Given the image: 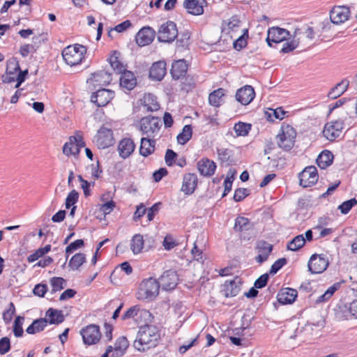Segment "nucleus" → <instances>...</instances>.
Segmentation results:
<instances>
[{"label": "nucleus", "mask_w": 357, "mask_h": 357, "mask_svg": "<svg viewBox=\"0 0 357 357\" xmlns=\"http://www.w3.org/2000/svg\"><path fill=\"white\" fill-rule=\"evenodd\" d=\"M135 144L130 138L122 139L118 145L119 155L126 159L128 158L135 151Z\"/></svg>", "instance_id": "23"}, {"label": "nucleus", "mask_w": 357, "mask_h": 357, "mask_svg": "<svg viewBox=\"0 0 357 357\" xmlns=\"http://www.w3.org/2000/svg\"><path fill=\"white\" fill-rule=\"evenodd\" d=\"M333 160V153L328 150H324L318 155L317 164L321 169H324L332 164Z\"/></svg>", "instance_id": "32"}, {"label": "nucleus", "mask_w": 357, "mask_h": 357, "mask_svg": "<svg viewBox=\"0 0 357 357\" xmlns=\"http://www.w3.org/2000/svg\"><path fill=\"white\" fill-rule=\"evenodd\" d=\"M197 176L195 174L188 173L184 174L181 191L185 195H192L197 188Z\"/></svg>", "instance_id": "20"}, {"label": "nucleus", "mask_w": 357, "mask_h": 357, "mask_svg": "<svg viewBox=\"0 0 357 357\" xmlns=\"http://www.w3.org/2000/svg\"><path fill=\"white\" fill-rule=\"evenodd\" d=\"M160 338L158 328L155 326L146 324L139 327L134 347L139 351H145L155 347Z\"/></svg>", "instance_id": "1"}, {"label": "nucleus", "mask_w": 357, "mask_h": 357, "mask_svg": "<svg viewBox=\"0 0 357 357\" xmlns=\"http://www.w3.org/2000/svg\"><path fill=\"white\" fill-rule=\"evenodd\" d=\"M155 36V31L149 26L142 28L135 36L136 43L139 46H145L151 43Z\"/></svg>", "instance_id": "15"}, {"label": "nucleus", "mask_w": 357, "mask_h": 357, "mask_svg": "<svg viewBox=\"0 0 357 357\" xmlns=\"http://www.w3.org/2000/svg\"><path fill=\"white\" fill-rule=\"evenodd\" d=\"M357 204V199L352 198L342 202L339 206L338 209L342 214H347L350 210Z\"/></svg>", "instance_id": "49"}, {"label": "nucleus", "mask_w": 357, "mask_h": 357, "mask_svg": "<svg viewBox=\"0 0 357 357\" xmlns=\"http://www.w3.org/2000/svg\"><path fill=\"white\" fill-rule=\"evenodd\" d=\"M144 241L142 235L137 234L132 236L130 243V249L135 255L142 252L144 248Z\"/></svg>", "instance_id": "38"}, {"label": "nucleus", "mask_w": 357, "mask_h": 357, "mask_svg": "<svg viewBox=\"0 0 357 357\" xmlns=\"http://www.w3.org/2000/svg\"><path fill=\"white\" fill-rule=\"evenodd\" d=\"M96 142L99 148L105 149L114 144L113 131L105 126L100 127L96 136Z\"/></svg>", "instance_id": "13"}, {"label": "nucleus", "mask_w": 357, "mask_h": 357, "mask_svg": "<svg viewBox=\"0 0 357 357\" xmlns=\"http://www.w3.org/2000/svg\"><path fill=\"white\" fill-rule=\"evenodd\" d=\"M11 349L10 340L8 337H3L0 339V355L7 354Z\"/></svg>", "instance_id": "55"}, {"label": "nucleus", "mask_w": 357, "mask_h": 357, "mask_svg": "<svg viewBox=\"0 0 357 357\" xmlns=\"http://www.w3.org/2000/svg\"><path fill=\"white\" fill-rule=\"evenodd\" d=\"M86 52L85 46L79 44L69 45L62 51V56L66 63L70 66H77L79 64Z\"/></svg>", "instance_id": "3"}, {"label": "nucleus", "mask_w": 357, "mask_h": 357, "mask_svg": "<svg viewBox=\"0 0 357 357\" xmlns=\"http://www.w3.org/2000/svg\"><path fill=\"white\" fill-rule=\"evenodd\" d=\"M80 335L82 337L83 342L86 345H93L98 343L101 337L100 328L96 324H89L82 328Z\"/></svg>", "instance_id": "8"}, {"label": "nucleus", "mask_w": 357, "mask_h": 357, "mask_svg": "<svg viewBox=\"0 0 357 357\" xmlns=\"http://www.w3.org/2000/svg\"><path fill=\"white\" fill-rule=\"evenodd\" d=\"M128 346L129 343L126 337H120L116 340L114 347L115 349H120L123 353H126V351Z\"/></svg>", "instance_id": "58"}, {"label": "nucleus", "mask_w": 357, "mask_h": 357, "mask_svg": "<svg viewBox=\"0 0 357 357\" xmlns=\"http://www.w3.org/2000/svg\"><path fill=\"white\" fill-rule=\"evenodd\" d=\"M24 320V317L22 316H17L13 323V333L16 337H20L23 335L22 324Z\"/></svg>", "instance_id": "48"}, {"label": "nucleus", "mask_w": 357, "mask_h": 357, "mask_svg": "<svg viewBox=\"0 0 357 357\" xmlns=\"http://www.w3.org/2000/svg\"><path fill=\"white\" fill-rule=\"evenodd\" d=\"M291 36L288 30L279 26H273L268 29L266 39L269 47H272V43H279L286 40Z\"/></svg>", "instance_id": "9"}, {"label": "nucleus", "mask_w": 357, "mask_h": 357, "mask_svg": "<svg viewBox=\"0 0 357 357\" xmlns=\"http://www.w3.org/2000/svg\"><path fill=\"white\" fill-rule=\"evenodd\" d=\"M249 194V190L247 188H237L234 192V199L236 202H241L248 197Z\"/></svg>", "instance_id": "56"}, {"label": "nucleus", "mask_w": 357, "mask_h": 357, "mask_svg": "<svg viewBox=\"0 0 357 357\" xmlns=\"http://www.w3.org/2000/svg\"><path fill=\"white\" fill-rule=\"evenodd\" d=\"M47 325V320L44 318L36 319L27 327L26 332L28 334L33 335L43 331Z\"/></svg>", "instance_id": "33"}, {"label": "nucleus", "mask_w": 357, "mask_h": 357, "mask_svg": "<svg viewBox=\"0 0 357 357\" xmlns=\"http://www.w3.org/2000/svg\"><path fill=\"white\" fill-rule=\"evenodd\" d=\"M44 319L47 320V324L58 325L64 321L65 317L61 310L50 307L46 311Z\"/></svg>", "instance_id": "28"}, {"label": "nucleus", "mask_w": 357, "mask_h": 357, "mask_svg": "<svg viewBox=\"0 0 357 357\" xmlns=\"http://www.w3.org/2000/svg\"><path fill=\"white\" fill-rule=\"evenodd\" d=\"M78 198L79 193L75 190L70 191L66 199V208H70L72 206L77 202Z\"/></svg>", "instance_id": "53"}, {"label": "nucleus", "mask_w": 357, "mask_h": 357, "mask_svg": "<svg viewBox=\"0 0 357 357\" xmlns=\"http://www.w3.org/2000/svg\"><path fill=\"white\" fill-rule=\"evenodd\" d=\"M197 169L204 176H211L216 169V164L208 158H204L197 162Z\"/></svg>", "instance_id": "22"}, {"label": "nucleus", "mask_w": 357, "mask_h": 357, "mask_svg": "<svg viewBox=\"0 0 357 357\" xmlns=\"http://www.w3.org/2000/svg\"><path fill=\"white\" fill-rule=\"evenodd\" d=\"M286 112L282 107L275 109H270V112H266L265 114L268 121H273L274 119L282 120L284 118Z\"/></svg>", "instance_id": "42"}, {"label": "nucleus", "mask_w": 357, "mask_h": 357, "mask_svg": "<svg viewBox=\"0 0 357 357\" xmlns=\"http://www.w3.org/2000/svg\"><path fill=\"white\" fill-rule=\"evenodd\" d=\"M64 283L66 280L61 277H53L50 279V284L52 287L51 294H54L56 291H61L64 289Z\"/></svg>", "instance_id": "46"}, {"label": "nucleus", "mask_w": 357, "mask_h": 357, "mask_svg": "<svg viewBox=\"0 0 357 357\" xmlns=\"http://www.w3.org/2000/svg\"><path fill=\"white\" fill-rule=\"evenodd\" d=\"M162 126L161 120L158 117L147 116L140 120V130L147 137H155Z\"/></svg>", "instance_id": "4"}, {"label": "nucleus", "mask_w": 357, "mask_h": 357, "mask_svg": "<svg viewBox=\"0 0 357 357\" xmlns=\"http://www.w3.org/2000/svg\"><path fill=\"white\" fill-rule=\"evenodd\" d=\"M160 287L158 280L153 278L144 279L139 284L137 298L139 300H153L158 296Z\"/></svg>", "instance_id": "2"}, {"label": "nucleus", "mask_w": 357, "mask_h": 357, "mask_svg": "<svg viewBox=\"0 0 357 357\" xmlns=\"http://www.w3.org/2000/svg\"><path fill=\"white\" fill-rule=\"evenodd\" d=\"M167 73L166 62L158 61L154 62L149 70V77L152 80L161 81Z\"/></svg>", "instance_id": "19"}, {"label": "nucleus", "mask_w": 357, "mask_h": 357, "mask_svg": "<svg viewBox=\"0 0 357 357\" xmlns=\"http://www.w3.org/2000/svg\"><path fill=\"white\" fill-rule=\"evenodd\" d=\"M176 158H177V153L176 152H174L173 150L168 149L166 151L165 160L166 164L168 166H172L174 164Z\"/></svg>", "instance_id": "62"}, {"label": "nucleus", "mask_w": 357, "mask_h": 357, "mask_svg": "<svg viewBox=\"0 0 357 357\" xmlns=\"http://www.w3.org/2000/svg\"><path fill=\"white\" fill-rule=\"evenodd\" d=\"M114 97V92L112 90L101 89L92 93L91 96V102L97 107L107 105Z\"/></svg>", "instance_id": "12"}, {"label": "nucleus", "mask_w": 357, "mask_h": 357, "mask_svg": "<svg viewBox=\"0 0 357 357\" xmlns=\"http://www.w3.org/2000/svg\"><path fill=\"white\" fill-rule=\"evenodd\" d=\"M224 96L225 89L222 88H219L213 91L208 96V102L210 105L215 107H220L223 102L222 97Z\"/></svg>", "instance_id": "35"}, {"label": "nucleus", "mask_w": 357, "mask_h": 357, "mask_svg": "<svg viewBox=\"0 0 357 357\" xmlns=\"http://www.w3.org/2000/svg\"><path fill=\"white\" fill-rule=\"evenodd\" d=\"M206 3L205 0H184L183 7L189 14L200 15L204 13V6Z\"/></svg>", "instance_id": "21"}, {"label": "nucleus", "mask_w": 357, "mask_h": 357, "mask_svg": "<svg viewBox=\"0 0 357 357\" xmlns=\"http://www.w3.org/2000/svg\"><path fill=\"white\" fill-rule=\"evenodd\" d=\"M69 142H70L72 146L73 145L79 147L85 146V142L84 141V139L82 136L79 134L70 137Z\"/></svg>", "instance_id": "61"}, {"label": "nucleus", "mask_w": 357, "mask_h": 357, "mask_svg": "<svg viewBox=\"0 0 357 357\" xmlns=\"http://www.w3.org/2000/svg\"><path fill=\"white\" fill-rule=\"evenodd\" d=\"M350 15L349 8L345 6H335L330 12L332 23L339 24L347 21Z\"/></svg>", "instance_id": "14"}, {"label": "nucleus", "mask_w": 357, "mask_h": 357, "mask_svg": "<svg viewBox=\"0 0 357 357\" xmlns=\"http://www.w3.org/2000/svg\"><path fill=\"white\" fill-rule=\"evenodd\" d=\"M287 263V260L286 258H280L276 260L271 267L270 274L275 275L276 274L284 265Z\"/></svg>", "instance_id": "54"}, {"label": "nucleus", "mask_w": 357, "mask_h": 357, "mask_svg": "<svg viewBox=\"0 0 357 357\" xmlns=\"http://www.w3.org/2000/svg\"><path fill=\"white\" fill-rule=\"evenodd\" d=\"M162 244L166 250H170L177 245V243L171 235H167L165 237Z\"/></svg>", "instance_id": "63"}, {"label": "nucleus", "mask_w": 357, "mask_h": 357, "mask_svg": "<svg viewBox=\"0 0 357 357\" xmlns=\"http://www.w3.org/2000/svg\"><path fill=\"white\" fill-rule=\"evenodd\" d=\"M299 45V39L292 38L291 40L287 41L283 44L281 52L287 54L294 51Z\"/></svg>", "instance_id": "52"}, {"label": "nucleus", "mask_w": 357, "mask_h": 357, "mask_svg": "<svg viewBox=\"0 0 357 357\" xmlns=\"http://www.w3.org/2000/svg\"><path fill=\"white\" fill-rule=\"evenodd\" d=\"M149 138L150 137H142L141 139L139 153L144 157L149 156L153 153L155 150V141Z\"/></svg>", "instance_id": "31"}, {"label": "nucleus", "mask_w": 357, "mask_h": 357, "mask_svg": "<svg viewBox=\"0 0 357 357\" xmlns=\"http://www.w3.org/2000/svg\"><path fill=\"white\" fill-rule=\"evenodd\" d=\"M84 245V242L82 239H77L72 243H70L66 248V261L63 263L62 267H64L66 261L69 257V255L73 253L74 251L77 250V249L83 247Z\"/></svg>", "instance_id": "44"}, {"label": "nucleus", "mask_w": 357, "mask_h": 357, "mask_svg": "<svg viewBox=\"0 0 357 357\" xmlns=\"http://www.w3.org/2000/svg\"><path fill=\"white\" fill-rule=\"evenodd\" d=\"M218 158L222 163H225L227 166L232 165L234 162L232 158V151L229 149L220 148L217 149Z\"/></svg>", "instance_id": "36"}, {"label": "nucleus", "mask_w": 357, "mask_h": 357, "mask_svg": "<svg viewBox=\"0 0 357 357\" xmlns=\"http://www.w3.org/2000/svg\"><path fill=\"white\" fill-rule=\"evenodd\" d=\"M252 125L250 123L238 122L234 126V130L237 136H246L251 130Z\"/></svg>", "instance_id": "43"}, {"label": "nucleus", "mask_w": 357, "mask_h": 357, "mask_svg": "<svg viewBox=\"0 0 357 357\" xmlns=\"http://www.w3.org/2000/svg\"><path fill=\"white\" fill-rule=\"evenodd\" d=\"M299 183L303 188L310 187L318 181L317 169L314 166L305 167L298 175Z\"/></svg>", "instance_id": "11"}, {"label": "nucleus", "mask_w": 357, "mask_h": 357, "mask_svg": "<svg viewBox=\"0 0 357 357\" xmlns=\"http://www.w3.org/2000/svg\"><path fill=\"white\" fill-rule=\"evenodd\" d=\"M255 96V92L253 87L246 85L237 90L236 93V99L243 105L250 104Z\"/></svg>", "instance_id": "18"}, {"label": "nucleus", "mask_w": 357, "mask_h": 357, "mask_svg": "<svg viewBox=\"0 0 357 357\" xmlns=\"http://www.w3.org/2000/svg\"><path fill=\"white\" fill-rule=\"evenodd\" d=\"M120 77V86L123 89L131 91L137 84L134 73L130 70H124Z\"/></svg>", "instance_id": "27"}, {"label": "nucleus", "mask_w": 357, "mask_h": 357, "mask_svg": "<svg viewBox=\"0 0 357 357\" xmlns=\"http://www.w3.org/2000/svg\"><path fill=\"white\" fill-rule=\"evenodd\" d=\"M181 84H182V90L189 91L192 89L195 88L196 84V79L193 76L188 75L187 76H184L183 78Z\"/></svg>", "instance_id": "50"}, {"label": "nucleus", "mask_w": 357, "mask_h": 357, "mask_svg": "<svg viewBox=\"0 0 357 357\" xmlns=\"http://www.w3.org/2000/svg\"><path fill=\"white\" fill-rule=\"evenodd\" d=\"M37 51V47L35 45L25 44L21 46L20 53L22 57H26L30 53H34Z\"/></svg>", "instance_id": "57"}, {"label": "nucleus", "mask_w": 357, "mask_h": 357, "mask_svg": "<svg viewBox=\"0 0 357 357\" xmlns=\"http://www.w3.org/2000/svg\"><path fill=\"white\" fill-rule=\"evenodd\" d=\"M19 61L16 57L10 58L6 62V75L2 76L4 83H11L15 81L14 75L20 70Z\"/></svg>", "instance_id": "16"}, {"label": "nucleus", "mask_w": 357, "mask_h": 357, "mask_svg": "<svg viewBox=\"0 0 357 357\" xmlns=\"http://www.w3.org/2000/svg\"><path fill=\"white\" fill-rule=\"evenodd\" d=\"M85 262V255L84 253L79 252L71 257L68 266L72 270H77Z\"/></svg>", "instance_id": "40"}, {"label": "nucleus", "mask_w": 357, "mask_h": 357, "mask_svg": "<svg viewBox=\"0 0 357 357\" xmlns=\"http://www.w3.org/2000/svg\"><path fill=\"white\" fill-rule=\"evenodd\" d=\"M140 312V315L146 314L149 313V312L146 310H140V307L139 305H134L130 307L121 317L123 320H126L130 318H134L137 314Z\"/></svg>", "instance_id": "45"}, {"label": "nucleus", "mask_w": 357, "mask_h": 357, "mask_svg": "<svg viewBox=\"0 0 357 357\" xmlns=\"http://www.w3.org/2000/svg\"><path fill=\"white\" fill-rule=\"evenodd\" d=\"M298 296V292L292 288H284L278 294V301L282 304L293 303Z\"/></svg>", "instance_id": "26"}, {"label": "nucleus", "mask_w": 357, "mask_h": 357, "mask_svg": "<svg viewBox=\"0 0 357 357\" xmlns=\"http://www.w3.org/2000/svg\"><path fill=\"white\" fill-rule=\"evenodd\" d=\"M250 229V220L243 216H238L235 219L234 229L235 231L242 232Z\"/></svg>", "instance_id": "39"}, {"label": "nucleus", "mask_w": 357, "mask_h": 357, "mask_svg": "<svg viewBox=\"0 0 357 357\" xmlns=\"http://www.w3.org/2000/svg\"><path fill=\"white\" fill-rule=\"evenodd\" d=\"M90 80L96 85L107 86L110 84L112 78L109 73L105 70H100L91 74V77L87 79V82Z\"/></svg>", "instance_id": "25"}, {"label": "nucleus", "mask_w": 357, "mask_h": 357, "mask_svg": "<svg viewBox=\"0 0 357 357\" xmlns=\"http://www.w3.org/2000/svg\"><path fill=\"white\" fill-rule=\"evenodd\" d=\"M269 280V275L264 273L259 277L255 282V287L257 289H262L266 286Z\"/></svg>", "instance_id": "60"}, {"label": "nucleus", "mask_w": 357, "mask_h": 357, "mask_svg": "<svg viewBox=\"0 0 357 357\" xmlns=\"http://www.w3.org/2000/svg\"><path fill=\"white\" fill-rule=\"evenodd\" d=\"M15 313V307L14 304L11 302L9 304V308L3 312V319L6 324L9 323L12 320Z\"/></svg>", "instance_id": "59"}, {"label": "nucleus", "mask_w": 357, "mask_h": 357, "mask_svg": "<svg viewBox=\"0 0 357 357\" xmlns=\"http://www.w3.org/2000/svg\"><path fill=\"white\" fill-rule=\"evenodd\" d=\"M192 128L190 125H185L183 128L182 132L177 136V141L180 144H186L192 137Z\"/></svg>", "instance_id": "41"}, {"label": "nucleus", "mask_w": 357, "mask_h": 357, "mask_svg": "<svg viewBox=\"0 0 357 357\" xmlns=\"http://www.w3.org/2000/svg\"><path fill=\"white\" fill-rule=\"evenodd\" d=\"M329 265V260L325 254H313L308 261L309 271L312 274H319L325 271Z\"/></svg>", "instance_id": "7"}, {"label": "nucleus", "mask_w": 357, "mask_h": 357, "mask_svg": "<svg viewBox=\"0 0 357 357\" xmlns=\"http://www.w3.org/2000/svg\"><path fill=\"white\" fill-rule=\"evenodd\" d=\"M143 107L147 112H155L159 109L160 105L156 100V97L151 94H145L144 96Z\"/></svg>", "instance_id": "34"}, {"label": "nucleus", "mask_w": 357, "mask_h": 357, "mask_svg": "<svg viewBox=\"0 0 357 357\" xmlns=\"http://www.w3.org/2000/svg\"><path fill=\"white\" fill-rule=\"evenodd\" d=\"M342 128V123L339 121L327 123L324 126L323 135L327 139L333 142L340 135Z\"/></svg>", "instance_id": "17"}, {"label": "nucleus", "mask_w": 357, "mask_h": 357, "mask_svg": "<svg viewBox=\"0 0 357 357\" xmlns=\"http://www.w3.org/2000/svg\"><path fill=\"white\" fill-rule=\"evenodd\" d=\"M273 245L265 241H259L256 247V249L258 250L259 253L262 254L268 257L273 251Z\"/></svg>", "instance_id": "47"}, {"label": "nucleus", "mask_w": 357, "mask_h": 357, "mask_svg": "<svg viewBox=\"0 0 357 357\" xmlns=\"http://www.w3.org/2000/svg\"><path fill=\"white\" fill-rule=\"evenodd\" d=\"M178 34L176 23L169 20L160 26L158 31V40L162 43H170L178 37Z\"/></svg>", "instance_id": "5"}, {"label": "nucleus", "mask_w": 357, "mask_h": 357, "mask_svg": "<svg viewBox=\"0 0 357 357\" xmlns=\"http://www.w3.org/2000/svg\"><path fill=\"white\" fill-rule=\"evenodd\" d=\"M349 85V80L346 79L342 80L330 90L328 93V97L331 99H336L339 98L347 90Z\"/></svg>", "instance_id": "29"}, {"label": "nucleus", "mask_w": 357, "mask_h": 357, "mask_svg": "<svg viewBox=\"0 0 357 357\" xmlns=\"http://www.w3.org/2000/svg\"><path fill=\"white\" fill-rule=\"evenodd\" d=\"M305 244V239L303 234L295 236L287 245V249L291 251H298Z\"/></svg>", "instance_id": "37"}, {"label": "nucleus", "mask_w": 357, "mask_h": 357, "mask_svg": "<svg viewBox=\"0 0 357 357\" xmlns=\"http://www.w3.org/2000/svg\"><path fill=\"white\" fill-rule=\"evenodd\" d=\"M47 285L45 284H38L35 286L33 292L35 295L43 297L47 291Z\"/></svg>", "instance_id": "64"}, {"label": "nucleus", "mask_w": 357, "mask_h": 357, "mask_svg": "<svg viewBox=\"0 0 357 357\" xmlns=\"http://www.w3.org/2000/svg\"><path fill=\"white\" fill-rule=\"evenodd\" d=\"M240 286L238 285L235 280L226 281L223 284L221 292L225 297L236 296L240 291Z\"/></svg>", "instance_id": "30"}, {"label": "nucleus", "mask_w": 357, "mask_h": 357, "mask_svg": "<svg viewBox=\"0 0 357 357\" xmlns=\"http://www.w3.org/2000/svg\"><path fill=\"white\" fill-rule=\"evenodd\" d=\"M109 63L113 70L118 74H121L124 72V70H126L123 63L118 59L117 56H112L109 58Z\"/></svg>", "instance_id": "51"}, {"label": "nucleus", "mask_w": 357, "mask_h": 357, "mask_svg": "<svg viewBox=\"0 0 357 357\" xmlns=\"http://www.w3.org/2000/svg\"><path fill=\"white\" fill-rule=\"evenodd\" d=\"M158 282L163 290L169 291L174 289L178 282L177 272L174 269L165 271L159 278Z\"/></svg>", "instance_id": "10"}, {"label": "nucleus", "mask_w": 357, "mask_h": 357, "mask_svg": "<svg viewBox=\"0 0 357 357\" xmlns=\"http://www.w3.org/2000/svg\"><path fill=\"white\" fill-rule=\"evenodd\" d=\"M188 65L184 59L175 61L172 63L170 73L174 79L183 78L187 73Z\"/></svg>", "instance_id": "24"}, {"label": "nucleus", "mask_w": 357, "mask_h": 357, "mask_svg": "<svg viewBox=\"0 0 357 357\" xmlns=\"http://www.w3.org/2000/svg\"><path fill=\"white\" fill-rule=\"evenodd\" d=\"M296 136V132L293 127L287 126L282 128V132L277 135L279 147L284 151L291 150L294 145Z\"/></svg>", "instance_id": "6"}]
</instances>
